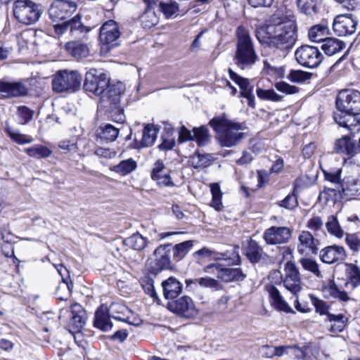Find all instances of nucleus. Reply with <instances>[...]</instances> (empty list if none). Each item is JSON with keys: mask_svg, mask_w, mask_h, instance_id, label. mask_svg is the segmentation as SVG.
<instances>
[{"mask_svg": "<svg viewBox=\"0 0 360 360\" xmlns=\"http://www.w3.org/2000/svg\"><path fill=\"white\" fill-rule=\"evenodd\" d=\"M187 287L192 283H198L200 286L205 288H210L215 290H220L222 289V285L216 279L210 277L200 278L198 279H187L186 280Z\"/></svg>", "mask_w": 360, "mask_h": 360, "instance_id": "obj_44", "label": "nucleus"}, {"mask_svg": "<svg viewBox=\"0 0 360 360\" xmlns=\"http://www.w3.org/2000/svg\"><path fill=\"white\" fill-rule=\"evenodd\" d=\"M292 236V231L287 226H272L263 233V239L267 245H276L288 243Z\"/></svg>", "mask_w": 360, "mask_h": 360, "instance_id": "obj_16", "label": "nucleus"}, {"mask_svg": "<svg viewBox=\"0 0 360 360\" xmlns=\"http://www.w3.org/2000/svg\"><path fill=\"white\" fill-rule=\"evenodd\" d=\"M295 20H289L261 29L257 32V37L270 48L286 51L292 49L295 44Z\"/></svg>", "mask_w": 360, "mask_h": 360, "instance_id": "obj_1", "label": "nucleus"}, {"mask_svg": "<svg viewBox=\"0 0 360 360\" xmlns=\"http://www.w3.org/2000/svg\"><path fill=\"white\" fill-rule=\"evenodd\" d=\"M158 129L153 124H148L143 130L142 139L140 141L135 137L131 147L139 149L143 147H150L153 145L157 138Z\"/></svg>", "mask_w": 360, "mask_h": 360, "instance_id": "obj_24", "label": "nucleus"}, {"mask_svg": "<svg viewBox=\"0 0 360 360\" xmlns=\"http://www.w3.org/2000/svg\"><path fill=\"white\" fill-rule=\"evenodd\" d=\"M125 91V85L121 82H110L99 94V103L105 110H112L120 105L121 98Z\"/></svg>", "mask_w": 360, "mask_h": 360, "instance_id": "obj_7", "label": "nucleus"}, {"mask_svg": "<svg viewBox=\"0 0 360 360\" xmlns=\"http://www.w3.org/2000/svg\"><path fill=\"white\" fill-rule=\"evenodd\" d=\"M346 257L345 249L339 245H330L321 250L320 258L326 264H333L343 261Z\"/></svg>", "mask_w": 360, "mask_h": 360, "instance_id": "obj_23", "label": "nucleus"}, {"mask_svg": "<svg viewBox=\"0 0 360 360\" xmlns=\"http://www.w3.org/2000/svg\"><path fill=\"white\" fill-rule=\"evenodd\" d=\"M101 133L99 136L101 139L108 141H114L119 134V129L110 124H106L100 127Z\"/></svg>", "mask_w": 360, "mask_h": 360, "instance_id": "obj_49", "label": "nucleus"}, {"mask_svg": "<svg viewBox=\"0 0 360 360\" xmlns=\"http://www.w3.org/2000/svg\"><path fill=\"white\" fill-rule=\"evenodd\" d=\"M159 0H143L144 11L139 15V19L144 28H150L159 22V15L155 8Z\"/></svg>", "mask_w": 360, "mask_h": 360, "instance_id": "obj_19", "label": "nucleus"}, {"mask_svg": "<svg viewBox=\"0 0 360 360\" xmlns=\"http://www.w3.org/2000/svg\"><path fill=\"white\" fill-rule=\"evenodd\" d=\"M214 161V158L210 154L195 153L191 158L192 166L195 169L206 167Z\"/></svg>", "mask_w": 360, "mask_h": 360, "instance_id": "obj_46", "label": "nucleus"}, {"mask_svg": "<svg viewBox=\"0 0 360 360\" xmlns=\"http://www.w3.org/2000/svg\"><path fill=\"white\" fill-rule=\"evenodd\" d=\"M348 276L347 285H350L352 288L360 285V269L356 265L352 264L349 265Z\"/></svg>", "mask_w": 360, "mask_h": 360, "instance_id": "obj_54", "label": "nucleus"}, {"mask_svg": "<svg viewBox=\"0 0 360 360\" xmlns=\"http://www.w3.org/2000/svg\"><path fill=\"white\" fill-rule=\"evenodd\" d=\"M258 59L249 31L239 26L236 30V47L233 56L235 64L241 70L250 69Z\"/></svg>", "mask_w": 360, "mask_h": 360, "instance_id": "obj_3", "label": "nucleus"}, {"mask_svg": "<svg viewBox=\"0 0 360 360\" xmlns=\"http://www.w3.org/2000/svg\"><path fill=\"white\" fill-rule=\"evenodd\" d=\"M0 93L6 98L23 96L27 94V89L21 82H8L0 80Z\"/></svg>", "mask_w": 360, "mask_h": 360, "instance_id": "obj_26", "label": "nucleus"}, {"mask_svg": "<svg viewBox=\"0 0 360 360\" xmlns=\"http://www.w3.org/2000/svg\"><path fill=\"white\" fill-rule=\"evenodd\" d=\"M121 32L118 24L113 20L105 21L100 27L99 41L101 51L108 53L120 45Z\"/></svg>", "mask_w": 360, "mask_h": 360, "instance_id": "obj_6", "label": "nucleus"}, {"mask_svg": "<svg viewBox=\"0 0 360 360\" xmlns=\"http://www.w3.org/2000/svg\"><path fill=\"white\" fill-rule=\"evenodd\" d=\"M210 191L212 195L211 206L217 211H220L223 206L221 202L222 193L219 185L217 183L212 184Z\"/></svg>", "mask_w": 360, "mask_h": 360, "instance_id": "obj_50", "label": "nucleus"}, {"mask_svg": "<svg viewBox=\"0 0 360 360\" xmlns=\"http://www.w3.org/2000/svg\"><path fill=\"white\" fill-rule=\"evenodd\" d=\"M312 73L301 70H291L287 76V79L291 82L302 83L309 80Z\"/></svg>", "mask_w": 360, "mask_h": 360, "instance_id": "obj_51", "label": "nucleus"}, {"mask_svg": "<svg viewBox=\"0 0 360 360\" xmlns=\"http://www.w3.org/2000/svg\"><path fill=\"white\" fill-rule=\"evenodd\" d=\"M358 19L352 13L338 15L333 20V30L335 34L346 37L353 34L356 30Z\"/></svg>", "mask_w": 360, "mask_h": 360, "instance_id": "obj_15", "label": "nucleus"}, {"mask_svg": "<svg viewBox=\"0 0 360 360\" xmlns=\"http://www.w3.org/2000/svg\"><path fill=\"white\" fill-rule=\"evenodd\" d=\"M259 98L264 101H271L274 102L281 101L283 96L278 94L274 89H262L258 88L256 90Z\"/></svg>", "mask_w": 360, "mask_h": 360, "instance_id": "obj_52", "label": "nucleus"}, {"mask_svg": "<svg viewBox=\"0 0 360 360\" xmlns=\"http://www.w3.org/2000/svg\"><path fill=\"white\" fill-rule=\"evenodd\" d=\"M266 290L271 300L272 305L276 310L288 314H295V311L283 299L277 288L273 285H267L266 286Z\"/></svg>", "mask_w": 360, "mask_h": 360, "instance_id": "obj_25", "label": "nucleus"}, {"mask_svg": "<svg viewBox=\"0 0 360 360\" xmlns=\"http://www.w3.org/2000/svg\"><path fill=\"white\" fill-rule=\"evenodd\" d=\"M163 295L165 299L173 300L182 292L183 285L175 277H169L162 282Z\"/></svg>", "mask_w": 360, "mask_h": 360, "instance_id": "obj_27", "label": "nucleus"}, {"mask_svg": "<svg viewBox=\"0 0 360 360\" xmlns=\"http://www.w3.org/2000/svg\"><path fill=\"white\" fill-rule=\"evenodd\" d=\"M81 18L82 15L78 13L68 20L69 32L72 36L89 32L90 30L82 22Z\"/></svg>", "mask_w": 360, "mask_h": 360, "instance_id": "obj_41", "label": "nucleus"}, {"mask_svg": "<svg viewBox=\"0 0 360 360\" xmlns=\"http://www.w3.org/2000/svg\"><path fill=\"white\" fill-rule=\"evenodd\" d=\"M160 8L167 18H172L179 10V5L175 1H170L169 3L160 2Z\"/></svg>", "mask_w": 360, "mask_h": 360, "instance_id": "obj_56", "label": "nucleus"}, {"mask_svg": "<svg viewBox=\"0 0 360 360\" xmlns=\"http://www.w3.org/2000/svg\"><path fill=\"white\" fill-rule=\"evenodd\" d=\"M284 288L293 296L297 297L302 290L303 283L299 269L292 262H288L284 267V277L282 279Z\"/></svg>", "mask_w": 360, "mask_h": 360, "instance_id": "obj_11", "label": "nucleus"}, {"mask_svg": "<svg viewBox=\"0 0 360 360\" xmlns=\"http://www.w3.org/2000/svg\"><path fill=\"white\" fill-rule=\"evenodd\" d=\"M359 115L337 110L334 112L333 118L339 126L347 129L351 134H355L360 131V118Z\"/></svg>", "mask_w": 360, "mask_h": 360, "instance_id": "obj_17", "label": "nucleus"}, {"mask_svg": "<svg viewBox=\"0 0 360 360\" xmlns=\"http://www.w3.org/2000/svg\"><path fill=\"white\" fill-rule=\"evenodd\" d=\"M111 317L106 307L101 306L95 312L94 326L103 331H108L112 327Z\"/></svg>", "mask_w": 360, "mask_h": 360, "instance_id": "obj_30", "label": "nucleus"}, {"mask_svg": "<svg viewBox=\"0 0 360 360\" xmlns=\"http://www.w3.org/2000/svg\"><path fill=\"white\" fill-rule=\"evenodd\" d=\"M297 63L302 67L314 69L319 66L323 59L321 51L316 46L302 45L295 52Z\"/></svg>", "mask_w": 360, "mask_h": 360, "instance_id": "obj_8", "label": "nucleus"}, {"mask_svg": "<svg viewBox=\"0 0 360 360\" xmlns=\"http://www.w3.org/2000/svg\"><path fill=\"white\" fill-rule=\"evenodd\" d=\"M209 124L216 131L217 138L221 147H235L239 145L246 136L244 131L248 127L245 124L230 120L224 113L212 118Z\"/></svg>", "mask_w": 360, "mask_h": 360, "instance_id": "obj_2", "label": "nucleus"}, {"mask_svg": "<svg viewBox=\"0 0 360 360\" xmlns=\"http://www.w3.org/2000/svg\"><path fill=\"white\" fill-rule=\"evenodd\" d=\"M290 349L297 359L309 360L312 356L316 358L319 354V347L311 343L299 347L297 345L290 346Z\"/></svg>", "mask_w": 360, "mask_h": 360, "instance_id": "obj_32", "label": "nucleus"}, {"mask_svg": "<svg viewBox=\"0 0 360 360\" xmlns=\"http://www.w3.org/2000/svg\"><path fill=\"white\" fill-rule=\"evenodd\" d=\"M297 251L300 254H316L319 241L307 231H302L298 236Z\"/></svg>", "mask_w": 360, "mask_h": 360, "instance_id": "obj_21", "label": "nucleus"}, {"mask_svg": "<svg viewBox=\"0 0 360 360\" xmlns=\"http://www.w3.org/2000/svg\"><path fill=\"white\" fill-rule=\"evenodd\" d=\"M6 132L9 137L15 142L19 144H25L32 142V137L22 134L17 130H13L11 128H7Z\"/></svg>", "mask_w": 360, "mask_h": 360, "instance_id": "obj_55", "label": "nucleus"}, {"mask_svg": "<svg viewBox=\"0 0 360 360\" xmlns=\"http://www.w3.org/2000/svg\"><path fill=\"white\" fill-rule=\"evenodd\" d=\"M211 256H213L217 260L227 259L225 257L226 255L224 254L215 252L207 248H203L193 253V257L196 259L198 257H209Z\"/></svg>", "mask_w": 360, "mask_h": 360, "instance_id": "obj_58", "label": "nucleus"}, {"mask_svg": "<svg viewBox=\"0 0 360 360\" xmlns=\"http://www.w3.org/2000/svg\"><path fill=\"white\" fill-rule=\"evenodd\" d=\"M203 271L207 274H211L216 276V277L221 280V276L223 274L224 267L222 264L219 263L210 264L203 268Z\"/></svg>", "mask_w": 360, "mask_h": 360, "instance_id": "obj_63", "label": "nucleus"}, {"mask_svg": "<svg viewBox=\"0 0 360 360\" xmlns=\"http://www.w3.org/2000/svg\"><path fill=\"white\" fill-rule=\"evenodd\" d=\"M77 5L70 0H54L49 6L48 13L53 22L66 20L77 10Z\"/></svg>", "mask_w": 360, "mask_h": 360, "instance_id": "obj_13", "label": "nucleus"}, {"mask_svg": "<svg viewBox=\"0 0 360 360\" xmlns=\"http://www.w3.org/2000/svg\"><path fill=\"white\" fill-rule=\"evenodd\" d=\"M26 153L34 158H46L51 154L52 151L46 146L42 145H34L25 150Z\"/></svg>", "mask_w": 360, "mask_h": 360, "instance_id": "obj_47", "label": "nucleus"}, {"mask_svg": "<svg viewBox=\"0 0 360 360\" xmlns=\"http://www.w3.org/2000/svg\"><path fill=\"white\" fill-rule=\"evenodd\" d=\"M137 168V162L132 158L122 160L110 167V170L122 176H126Z\"/></svg>", "mask_w": 360, "mask_h": 360, "instance_id": "obj_38", "label": "nucleus"}, {"mask_svg": "<svg viewBox=\"0 0 360 360\" xmlns=\"http://www.w3.org/2000/svg\"><path fill=\"white\" fill-rule=\"evenodd\" d=\"M65 50L75 59L79 60L88 57L90 51L86 44L78 41H71L65 44Z\"/></svg>", "mask_w": 360, "mask_h": 360, "instance_id": "obj_29", "label": "nucleus"}, {"mask_svg": "<svg viewBox=\"0 0 360 360\" xmlns=\"http://www.w3.org/2000/svg\"><path fill=\"white\" fill-rule=\"evenodd\" d=\"M14 18L20 23L32 25L41 15L39 6L31 0H16L13 4Z\"/></svg>", "mask_w": 360, "mask_h": 360, "instance_id": "obj_5", "label": "nucleus"}, {"mask_svg": "<svg viewBox=\"0 0 360 360\" xmlns=\"http://www.w3.org/2000/svg\"><path fill=\"white\" fill-rule=\"evenodd\" d=\"M280 207L292 210L298 205L297 196L294 194H288L283 200L278 202Z\"/></svg>", "mask_w": 360, "mask_h": 360, "instance_id": "obj_62", "label": "nucleus"}, {"mask_svg": "<svg viewBox=\"0 0 360 360\" xmlns=\"http://www.w3.org/2000/svg\"><path fill=\"white\" fill-rule=\"evenodd\" d=\"M71 317L68 325V331L75 334L80 332L84 326L87 316L82 306L75 303L70 307Z\"/></svg>", "mask_w": 360, "mask_h": 360, "instance_id": "obj_18", "label": "nucleus"}, {"mask_svg": "<svg viewBox=\"0 0 360 360\" xmlns=\"http://www.w3.org/2000/svg\"><path fill=\"white\" fill-rule=\"evenodd\" d=\"M337 110L360 115V91L354 89L341 91L336 99Z\"/></svg>", "mask_w": 360, "mask_h": 360, "instance_id": "obj_12", "label": "nucleus"}, {"mask_svg": "<svg viewBox=\"0 0 360 360\" xmlns=\"http://www.w3.org/2000/svg\"><path fill=\"white\" fill-rule=\"evenodd\" d=\"M150 176L160 186L173 187L175 186L162 160H157L150 173Z\"/></svg>", "mask_w": 360, "mask_h": 360, "instance_id": "obj_20", "label": "nucleus"}, {"mask_svg": "<svg viewBox=\"0 0 360 360\" xmlns=\"http://www.w3.org/2000/svg\"><path fill=\"white\" fill-rule=\"evenodd\" d=\"M124 245L134 250L141 251L143 250L148 243L147 238L141 235L139 232L132 234L124 240Z\"/></svg>", "mask_w": 360, "mask_h": 360, "instance_id": "obj_39", "label": "nucleus"}, {"mask_svg": "<svg viewBox=\"0 0 360 360\" xmlns=\"http://www.w3.org/2000/svg\"><path fill=\"white\" fill-rule=\"evenodd\" d=\"M300 263L305 271L314 274L317 277L321 276V274L319 270V264L315 260L310 258H301Z\"/></svg>", "mask_w": 360, "mask_h": 360, "instance_id": "obj_53", "label": "nucleus"}, {"mask_svg": "<svg viewBox=\"0 0 360 360\" xmlns=\"http://www.w3.org/2000/svg\"><path fill=\"white\" fill-rule=\"evenodd\" d=\"M327 319L330 323V331L332 333L342 332L345 329L347 321V318L342 314H328Z\"/></svg>", "mask_w": 360, "mask_h": 360, "instance_id": "obj_40", "label": "nucleus"}, {"mask_svg": "<svg viewBox=\"0 0 360 360\" xmlns=\"http://www.w3.org/2000/svg\"><path fill=\"white\" fill-rule=\"evenodd\" d=\"M329 34L328 26L318 24L312 26L308 32L309 39L314 42H323Z\"/></svg>", "mask_w": 360, "mask_h": 360, "instance_id": "obj_37", "label": "nucleus"}, {"mask_svg": "<svg viewBox=\"0 0 360 360\" xmlns=\"http://www.w3.org/2000/svg\"><path fill=\"white\" fill-rule=\"evenodd\" d=\"M324 174L326 179L334 184L333 188H328L329 191L341 192L345 195H347L349 188L347 184L340 179V169L330 172H325Z\"/></svg>", "mask_w": 360, "mask_h": 360, "instance_id": "obj_33", "label": "nucleus"}, {"mask_svg": "<svg viewBox=\"0 0 360 360\" xmlns=\"http://www.w3.org/2000/svg\"><path fill=\"white\" fill-rule=\"evenodd\" d=\"M109 83L110 80L103 70L91 68L85 74L84 89L98 96Z\"/></svg>", "mask_w": 360, "mask_h": 360, "instance_id": "obj_9", "label": "nucleus"}, {"mask_svg": "<svg viewBox=\"0 0 360 360\" xmlns=\"http://www.w3.org/2000/svg\"><path fill=\"white\" fill-rule=\"evenodd\" d=\"M18 115L20 123L25 124L32 119L34 111L27 106L22 105L18 108Z\"/></svg>", "mask_w": 360, "mask_h": 360, "instance_id": "obj_60", "label": "nucleus"}, {"mask_svg": "<svg viewBox=\"0 0 360 360\" xmlns=\"http://www.w3.org/2000/svg\"><path fill=\"white\" fill-rule=\"evenodd\" d=\"M244 251L245 257L252 264L266 262L269 258L263 248L255 240L248 241Z\"/></svg>", "mask_w": 360, "mask_h": 360, "instance_id": "obj_22", "label": "nucleus"}, {"mask_svg": "<svg viewBox=\"0 0 360 360\" xmlns=\"http://www.w3.org/2000/svg\"><path fill=\"white\" fill-rule=\"evenodd\" d=\"M140 284L144 292L150 297H153L154 301H158V294L154 287V281L148 275L142 276L139 280Z\"/></svg>", "mask_w": 360, "mask_h": 360, "instance_id": "obj_48", "label": "nucleus"}, {"mask_svg": "<svg viewBox=\"0 0 360 360\" xmlns=\"http://www.w3.org/2000/svg\"><path fill=\"white\" fill-rule=\"evenodd\" d=\"M345 48V44L336 38L327 37L322 42L321 49L328 56H333Z\"/></svg>", "mask_w": 360, "mask_h": 360, "instance_id": "obj_34", "label": "nucleus"}, {"mask_svg": "<svg viewBox=\"0 0 360 360\" xmlns=\"http://www.w3.org/2000/svg\"><path fill=\"white\" fill-rule=\"evenodd\" d=\"M112 318L133 324L131 321V316L133 315L132 311L127 306L120 303H112L108 309Z\"/></svg>", "mask_w": 360, "mask_h": 360, "instance_id": "obj_31", "label": "nucleus"}, {"mask_svg": "<svg viewBox=\"0 0 360 360\" xmlns=\"http://www.w3.org/2000/svg\"><path fill=\"white\" fill-rule=\"evenodd\" d=\"M193 248V240H186L176 244L172 248L173 252V261L178 262L183 259Z\"/></svg>", "mask_w": 360, "mask_h": 360, "instance_id": "obj_36", "label": "nucleus"}, {"mask_svg": "<svg viewBox=\"0 0 360 360\" xmlns=\"http://www.w3.org/2000/svg\"><path fill=\"white\" fill-rule=\"evenodd\" d=\"M326 228L329 233L338 238H342L343 231L340 228L338 219L334 216L330 217L326 222Z\"/></svg>", "mask_w": 360, "mask_h": 360, "instance_id": "obj_57", "label": "nucleus"}, {"mask_svg": "<svg viewBox=\"0 0 360 360\" xmlns=\"http://www.w3.org/2000/svg\"><path fill=\"white\" fill-rule=\"evenodd\" d=\"M167 308L179 316L186 319H193L198 314L192 298L187 295L169 301Z\"/></svg>", "mask_w": 360, "mask_h": 360, "instance_id": "obj_14", "label": "nucleus"}, {"mask_svg": "<svg viewBox=\"0 0 360 360\" xmlns=\"http://www.w3.org/2000/svg\"><path fill=\"white\" fill-rule=\"evenodd\" d=\"M193 131V141H195L199 146H204L209 143L210 135L207 127H194Z\"/></svg>", "mask_w": 360, "mask_h": 360, "instance_id": "obj_45", "label": "nucleus"}, {"mask_svg": "<svg viewBox=\"0 0 360 360\" xmlns=\"http://www.w3.org/2000/svg\"><path fill=\"white\" fill-rule=\"evenodd\" d=\"M274 86L278 91L286 95L295 94L300 91L299 87L294 85H290L288 83L283 81L276 82Z\"/></svg>", "mask_w": 360, "mask_h": 360, "instance_id": "obj_59", "label": "nucleus"}, {"mask_svg": "<svg viewBox=\"0 0 360 360\" xmlns=\"http://www.w3.org/2000/svg\"><path fill=\"white\" fill-rule=\"evenodd\" d=\"M82 75L76 70H59L52 79V89L56 93H73L82 83Z\"/></svg>", "mask_w": 360, "mask_h": 360, "instance_id": "obj_4", "label": "nucleus"}, {"mask_svg": "<svg viewBox=\"0 0 360 360\" xmlns=\"http://www.w3.org/2000/svg\"><path fill=\"white\" fill-rule=\"evenodd\" d=\"M229 75L230 78L239 86L241 96L253 91V86L250 85L248 79L240 77L231 68L229 69Z\"/></svg>", "mask_w": 360, "mask_h": 360, "instance_id": "obj_42", "label": "nucleus"}, {"mask_svg": "<svg viewBox=\"0 0 360 360\" xmlns=\"http://www.w3.org/2000/svg\"><path fill=\"white\" fill-rule=\"evenodd\" d=\"M310 299L315 307L316 312L319 313L320 315H326L328 316V314L330 313L328 312V306L326 303L314 295H310Z\"/></svg>", "mask_w": 360, "mask_h": 360, "instance_id": "obj_61", "label": "nucleus"}, {"mask_svg": "<svg viewBox=\"0 0 360 360\" xmlns=\"http://www.w3.org/2000/svg\"><path fill=\"white\" fill-rule=\"evenodd\" d=\"M354 142L348 136L337 139L333 146V152L342 156L352 157L355 154Z\"/></svg>", "mask_w": 360, "mask_h": 360, "instance_id": "obj_28", "label": "nucleus"}, {"mask_svg": "<svg viewBox=\"0 0 360 360\" xmlns=\"http://www.w3.org/2000/svg\"><path fill=\"white\" fill-rule=\"evenodd\" d=\"M246 277L240 268H225L224 267L223 274L221 276V281L223 282H232L236 281H243Z\"/></svg>", "mask_w": 360, "mask_h": 360, "instance_id": "obj_43", "label": "nucleus"}, {"mask_svg": "<svg viewBox=\"0 0 360 360\" xmlns=\"http://www.w3.org/2000/svg\"><path fill=\"white\" fill-rule=\"evenodd\" d=\"M322 0H297L299 10L307 15L312 16L316 14L321 6Z\"/></svg>", "mask_w": 360, "mask_h": 360, "instance_id": "obj_35", "label": "nucleus"}, {"mask_svg": "<svg viewBox=\"0 0 360 360\" xmlns=\"http://www.w3.org/2000/svg\"><path fill=\"white\" fill-rule=\"evenodd\" d=\"M328 290L332 297L338 298L341 301L346 302L349 300L347 292L339 290L334 283L329 285Z\"/></svg>", "mask_w": 360, "mask_h": 360, "instance_id": "obj_64", "label": "nucleus"}, {"mask_svg": "<svg viewBox=\"0 0 360 360\" xmlns=\"http://www.w3.org/2000/svg\"><path fill=\"white\" fill-rule=\"evenodd\" d=\"M171 250V244L160 245L155 250V259L148 263V270L150 273L157 275L164 270L172 269Z\"/></svg>", "mask_w": 360, "mask_h": 360, "instance_id": "obj_10", "label": "nucleus"}]
</instances>
